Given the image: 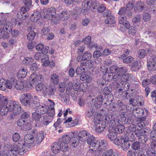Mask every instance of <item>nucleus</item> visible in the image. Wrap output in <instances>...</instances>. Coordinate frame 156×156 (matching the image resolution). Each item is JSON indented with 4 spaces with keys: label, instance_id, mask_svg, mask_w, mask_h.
Wrapping results in <instances>:
<instances>
[{
    "label": "nucleus",
    "instance_id": "23",
    "mask_svg": "<svg viewBox=\"0 0 156 156\" xmlns=\"http://www.w3.org/2000/svg\"><path fill=\"white\" fill-rule=\"evenodd\" d=\"M145 8L144 4L143 2L141 1L137 2L135 4L134 7V10L136 12L142 11Z\"/></svg>",
    "mask_w": 156,
    "mask_h": 156
},
{
    "label": "nucleus",
    "instance_id": "56",
    "mask_svg": "<svg viewBox=\"0 0 156 156\" xmlns=\"http://www.w3.org/2000/svg\"><path fill=\"white\" fill-rule=\"evenodd\" d=\"M36 33L34 31H30L27 35V39L29 41H32L34 39Z\"/></svg>",
    "mask_w": 156,
    "mask_h": 156
},
{
    "label": "nucleus",
    "instance_id": "5",
    "mask_svg": "<svg viewBox=\"0 0 156 156\" xmlns=\"http://www.w3.org/2000/svg\"><path fill=\"white\" fill-rule=\"evenodd\" d=\"M21 141L24 142V145H25L26 148H31L35 145L34 136L30 134L26 135L24 137V140H21Z\"/></svg>",
    "mask_w": 156,
    "mask_h": 156
},
{
    "label": "nucleus",
    "instance_id": "35",
    "mask_svg": "<svg viewBox=\"0 0 156 156\" xmlns=\"http://www.w3.org/2000/svg\"><path fill=\"white\" fill-rule=\"evenodd\" d=\"M59 77L58 75L54 73L51 77L50 81L54 85L58 84L59 83Z\"/></svg>",
    "mask_w": 156,
    "mask_h": 156
},
{
    "label": "nucleus",
    "instance_id": "36",
    "mask_svg": "<svg viewBox=\"0 0 156 156\" xmlns=\"http://www.w3.org/2000/svg\"><path fill=\"white\" fill-rule=\"evenodd\" d=\"M59 16L62 20H67L70 16V14L67 11H63L60 13Z\"/></svg>",
    "mask_w": 156,
    "mask_h": 156
},
{
    "label": "nucleus",
    "instance_id": "41",
    "mask_svg": "<svg viewBox=\"0 0 156 156\" xmlns=\"http://www.w3.org/2000/svg\"><path fill=\"white\" fill-rule=\"evenodd\" d=\"M82 66H81L77 67L76 69L75 73L77 75H79V76L80 75L83 74L85 72V68L82 67Z\"/></svg>",
    "mask_w": 156,
    "mask_h": 156
},
{
    "label": "nucleus",
    "instance_id": "12",
    "mask_svg": "<svg viewBox=\"0 0 156 156\" xmlns=\"http://www.w3.org/2000/svg\"><path fill=\"white\" fill-rule=\"evenodd\" d=\"M56 9L54 8H50L48 9L44 14V17L48 20H52L55 17Z\"/></svg>",
    "mask_w": 156,
    "mask_h": 156
},
{
    "label": "nucleus",
    "instance_id": "21",
    "mask_svg": "<svg viewBox=\"0 0 156 156\" xmlns=\"http://www.w3.org/2000/svg\"><path fill=\"white\" fill-rule=\"evenodd\" d=\"M118 19L119 24L124 25L126 29H128L129 28L130 24L129 22L127 20L126 16H119Z\"/></svg>",
    "mask_w": 156,
    "mask_h": 156
},
{
    "label": "nucleus",
    "instance_id": "37",
    "mask_svg": "<svg viewBox=\"0 0 156 156\" xmlns=\"http://www.w3.org/2000/svg\"><path fill=\"white\" fill-rule=\"evenodd\" d=\"M43 117L42 119L43 124L44 126L48 125L52 121V118L49 116L45 115Z\"/></svg>",
    "mask_w": 156,
    "mask_h": 156
},
{
    "label": "nucleus",
    "instance_id": "64",
    "mask_svg": "<svg viewBox=\"0 0 156 156\" xmlns=\"http://www.w3.org/2000/svg\"><path fill=\"white\" fill-rule=\"evenodd\" d=\"M123 59V62L126 63H130L132 62L133 60V58L131 56H129L127 57H125L121 58Z\"/></svg>",
    "mask_w": 156,
    "mask_h": 156
},
{
    "label": "nucleus",
    "instance_id": "49",
    "mask_svg": "<svg viewBox=\"0 0 156 156\" xmlns=\"http://www.w3.org/2000/svg\"><path fill=\"white\" fill-rule=\"evenodd\" d=\"M121 117V119L119 120V121L120 122V120H121V124H125L128 122V117H127V115L126 113L122 114Z\"/></svg>",
    "mask_w": 156,
    "mask_h": 156
},
{
    "label": "nucleus",
    "instance_id": "52",
    "mask_svg": "<svg viewBox=\"0 0 156 156\" xmlns=\"http://www.w3.org/2000/svg\"><path fill=\"white\" fill-rule=\"evenodd\" d=\"M94 150L92 149L91 150L93 151H95V156H100L102 151H104L102 150V148L101 147H94Z\"/></svg>",
    "mask_w": 156,
    "mask_h": 156
},
{
    "label": "nucleus",
    "instance_id": "22",
    "mask_svg": "<svg viewBox=\"0 0 156 156\" xmlns=\"http://www.w3.org/2000/svg\"><path fill=\"white\" fill-rule=\"evenodd\" d=\"M156 149V143H152L150 145V148L146 152L148 156H155V150Z\"/></svg>",
    "mask_w": 156,
    "mask_h": 156
},
{
    "label": "nucleus",
    "instance_id": "3",
    "mask_svg": "<svg viewBox=\"0 0 156 156\" xmlns=\"http://www.w3.org/2000/svg\"><path fill=\"white\" fill-rule=\"evenodd\" d=\"M111 115L109 114H106L103 117L101 123L97 124L96 126V131L98 132H101L105 129L107 125L109 124L110 119Z\"/></svg>",
    "mask_w": 156,
    "mask_h": 156
},
{
    "label": "nucleus",
    "instance_id": "58",
    "mask_svg": "<svg viewBox=\"0 0 156 156\" xmlns=\"http://www.w3.org/2000/svg\"><path fill=\"white\" fill-rule=\"evenodd\" d=\"M83 60H89L91 58L92 55L89 52L86 51L83 54Z\"/></svg>",
    "mask_w": 156,
    "mask_h": 156
},
{
    "label": "nucleus",
    "instance_id": "31",
    "mask_svg": "<svg viewBox=\"0 0 156 156\" xmlns=\"http://www.w3.org/2000/svg\"><path fill=\"white\" fill-rule=\"evenodd\" d=\"M41 14L38 11H36L34 12L30 17L31 20L34 22H36L40 19Z\"/></svg>",
    "mask_w": 156,
    "mask_h": 156
},
{
    "label": "nucleus",
    "instance_id": "33",
    "mask_svg": "<svg viewBox=\"0 0 156 156\" xmlns=\"http://www.w3.org/2000/svg\"><path fill=\"white\" fill-rule=\"evenodd\" d=\"M105 23L108 24H112L115 23V18L114 16L112 15L109 16L105 19Z\"/></svg>",
    "mask_w": 156,
    "mask_h": 156
},
{
    "label": "nucleus",
    "instance_id": "62",
    "mask_svg": "<svg viewBox=\"0 0 156 156\" xmlns=\"http://www.w3.org/2000/svg\"><path fill=\"white\" fill-rule=\"evenodd\" d=\"M30 114L29 112H25L23 113L21 116V118L26 121H29L28 119L30 118Z\"/></svg>",
    "mask_w": 156,
    "mask_h": 156
},
{
    "label": "nucleus",
    "instance_id": "50",
    "mask_svg": "<svg viewBox=\"0 0 156 156\" xmlns=\"http://www.w3.org/2000/svg\"><path fill=\"white\" fill-rule=\"evenodd\" d=\"M148 140V137L146 135L141 136L140 137L138 138V140L139 142L142 144H145L147 141Z\"/></svg>",
    "mask_w": 156,
    "mask_h": 156
},
{
    "label": "nucleus",
    "instance_id": "30",
    "mask_svg": "<svg viewBox=\"0 0 156 156\" xmlns=\"http://www.w3.org/2000/svg\"><path fill=\"white\" fill-rule=\"evenodd\" d=\"M14 87L17 90H21L24 87V83L23 82H18L17 83L16 80L13 79Z\"/></svg>",
    "mask_w": 156,
    "mask_h": 156
},
{
    "label": "nucleus",
    "instance_id": "43",
    "mask_svg": "<svg viewBox=\"0 0 156 156\" xmlns=\"http://www.w3.org/2000/svg\"><path fill=\"white\" fill-rule=\"evenodd\" d=\"M108 145V144L107 141L105 140H101L100 142H98V146L97 147L99 148L101 147L102 148V150L105 151L106 148V147Z\"/></svg>",
    "mask_w": 156,
    "mask_h": 156
},
{
    "label": "nucleus",
    "instance_id": "59",
    "mask_svg": "<svg viewBox=\"0 0 156 156\" xmlns=\"http://www.w3.org/2000/svg\"><path fill=\"white\" fill-rule=\"evenodd\" d=\"M146 118V117L144 116L139 119V121L140 122V125H139V127L142 129L145 126V125L144 122Z\"/></svg>",
    "mask_w": 156,
    "mask_h": 156
},
{
    "label": "nucleus",
    "instance_id": "26",
    "mask_svg": "<svg viewBox=\"0 0 156 156\" xmlns=\"http://www.w3.org/2000/svg\"><path fill=\"white\" fill-rule=\"evenodd\" d=\"M12 25L10 22L5 21L3 27L2 28H4V30H5V32L6 33L9 34L12 31Z\"/></svg>",
    "mask_w": 156,
    "mask_h": 156
},
{
    "label": "nucleus",
    "instance_id": "53",
    "mask_svg": "<svg viewBox=\"0 0 156 156\" xmlns=\"http://www.w3.org/2000/svg\"><path fill=\"white\" fill-rule=\"evenodd\" d=\"M41 114L37 112L32 113V117L33 119L37 122L39 121L41 117Z\"/></svg>",
    "mask_w": 156,
    "mask_h": 156
},
{
    "label": "nucleus",
    "instance_id": "51",
    "mask_svg": "<svg viewBox=\"0 0 156 156\" xmlns=\"http://www.w3.org/2000/svg\"><path fill=\"white\" fill-rule=\"evenodd\" d=\"M47 109L45 106L41 105L37 108V111L42 115L44 114L47 111Z\"/></svg>",
    "mask_w": 156,
    "mask_h": 156
},
{
    "label": "nucleus",
    "instance_id": "10",
    "mask_svg": "<svg viewBox=\"0 0 156 156\" xmlns=\"http://www.w3.org/2000/svg\"><path fill=\"white\" fill-rule=\"evenodd\" d=\"M61 143L59 140L58 142H56L53 143L51 147L53 153L56 154L58 153L60 150L63 152H66L67 150L64 149V147L61 145Z\"/></svg>",
    "mask_w": 156,
    "mask_h": 156
},
{
    "label": "nucleus",
    "instance_id": "32",
    "mask_svg": "<svg viewBox=\"0 0 156 156\" xmlns=\"http://www.w3.org/2000/svg\"><path fill=\"white\" fill-rule=\"evenodd\" d=\"M109 133L108 134V138L111 140H115L117 138V134L112 129L110 128L108 129Z\"/></svg>",
    "mask_w": 156,
    "mask_h": 156
},
{
    "label": "nucleus",
    "instance_id": "1",
    "mask_svg": "<svg viewBox=\"0 0 156 156\" xmlns=\"http://www.w3.org/2000/svg\"><path fill=\"white\" fill-rule=\"evenodd\" d=\"M111 73H115L116 74L113 75L112 79L115 81H122L123 74L126 73L127 70V68L126 66L119 67L117 66H111L110 68Z\"/></svg>",
    "mask_w": 156,
    "mask_h": 156
},
{
    "label": "nucleus",
    "instance_id": "46",
    "mask_svg": "<svg viewBox=\"0 0 156 156\" xmlns=\"http://www.w3.org/2000/svg\"><path fill=\"white\" fill-rule=\"evenodd\" d=\"M126 142L122 143L121 145V147L124 151H126L128 149L130 146V144L129 141V140L127 139Z\"/></svg>",
    "mask_w": 156,
    "mask_h": 156
},
{
    "label": "nucleus",
    "instance_id": "2",
    "mask_svg": "<svg viewBox=\"0 0 156 156\" xmlns=\"http://www.w3.org/2000/svg\"><path fill=\"white\" fill-rule=\"evenodd\" d=\"M116 117L111 115L109 121V126H111L110 128L111 129L116 133H122L124 129V127L123 125H121V121Z\"/></svg>",
    "mask_w": 156,
    "mask_h": 156
},
{
    "label": "nucleus",
    "instance_id": "27",
    "mask_svg": "<svg viewBox=\"0 0 156 156\" xmlns=\"http://www.w3.org/2000/svg\"><path fill=\"white\" fill-rule=\"evenodd\" d=\"M141 67V62L140 61H134L131 66L132 70L133 71H137L140 69Z\"/></svg>",
    "mask_w": 156,
    "mask_h": 156
},
{
    "label": "nucleus",
    "instance_id": "39",
    "mask_svg": "<svg viewBox=\"0 0 156 156\" xmlns=\"http://www.w3.org/2000/svg\"><path fill=\"white\" fill-rule=\"evenodd\" d=\"M141 16L140 14H137L132 19V22L135 26H138L140 23Z\"/></svg>",
    "mask_w": 156,
    "mask_h": 156
},
{
    "label": "nucleus",
    "instance_id": "9",
    "mask_svg": "<svg viewBox=\"0 0 156 156\" xmlns=\"http://www.w3.org/2000/svg\"><path fill=\"white\" fill-rule=\"evenodd\" d=\"M24 144L23 141L20 140L17 144L14 146L13 150L16 152L17 154L22 155L24 154L25 149L26 148Z\"/></svg>",
    "mask_w": 156,
    "mask_h": 156
},
{
    "label": "nucleus",
    "instance_id": "45",
    "mask_svg": "<svg viewBox=\"0 0 156 156\" xmlns=\"http://www.w3.org/2000/svg\"><path fill=\"white\" fill-rule=\"evenodd\" d=\"M128 29H129V34L131 37H133L135 35L136 31L134 27L133 26H130L127 30Z\"/></svg>",
    "mask_w": 156,
    "mask_h": 156
},
{
    "label": "nucleus",
    "instance_id": "55",
    "mask_svg": "<svg viewBox=\"0 0 156 156\" xmlns=\"http://www.w3.org/2000/svg\"><path fill=\"white\" fill-rule=\"evenodd\" d=\"M95 9H97L98 12L102 13L106 9V7L105 5L103 4L100 5L98 7L97 5H95Z\"/></svg>",
    "mask_w": 156,
    "mask_h": 156
},
{
    "label": "nucleus",
    "instance_id": "25",
    "mask_svg": "<svg viewBox=\"0 0 156 156\" xmlns=\"http://www.w3.org/2000/svg\"><path fill=\"white\" fill-rule=\"evenodd\" d=\"M54 103L53 102L52 103L50 104L48 107L47 112L48 115L51 118H52L55 115L54 110Z\"/></svg>",
    "mask_w": 156,
    "mask_h": 156
},
{
    "label": "nucleus",
    "instance_id": "24",
    "mask_svg": "<svg viewBox=\"0 0 156 156\" xmlns=\"http://www.w3.org/2000/svg\"><path fill=\"white\" fill-rule=\"evenodd\" d=\"M129 84L126 83H122L121 82H120L119 83H117L116 85L117 90L118 91V92L119 94H122V92H124L123 90L125 91V87H126V86L128 87Z\"/></svg>",
    "mask_w": 156,
    "mask_h": 156
},
{
    "label": "nucleus",
    "instance_id": "8",
    "mask_svg": "<svg viewBox=\"0 0 156 156\" xmlns=\"http://www.w3.org/2000/svg\"><path fill=\"white\" fill-rule=\"evenodd\" d=\"M1 101L2 103L0 109V114L2 116L5 115L7 114L8 111L9 112V103L7 105L8 99L6 98L2 99Z\"/></svg>",
    "mask_w": 156,
    "mask_h": 156
},
{
    "label": "nucleus",
    "instance_id": "18",
    "mask_svg": "<svg viewBox=\"0 0 156 156\" xmlns=\"http://www.w3.org/2000/svg\"><path fill=\"white\" fill-rule=\"evenodd\" d=\"M28 11V8L21 7L20 11H18L17 13V17L22 20L26 19L28 16V14L26 12Z\"/></svg>",
    "mask_w": 156,
    "mask_h": 156
},
{
    "label": "nucleus",
    "instance_id": "44",
    "mask_svg": "<svg viewBox=\"0 0 156 156\" xmlns=\"http://www.w3.org/2000/svg\"><path fill=\"white\" fill-rule=\"evenodd\" d=\"M113 75H111L110 73L108 72L105 73L102 76V78L105 81H110L112 79Z\"/></svg>",
    "mask_w": 156,
    "mask_h": 156
},
{
    "label": "nucleus",
    "instance_id": "61",
    "mask_svg": "<svg viewBox=\"0 0 156 156\" xmlns=\"http://www.w3.org/2000/svg\"><path fill=\"white\" fill-rule=\"evenodd\" d=\"M126 8L125 7H122L119 9L118 13L119 16H126Z\"/></svg>",
    "mask_w": 156,
    "mask_h": 156
},
{
    "label": "nucleus",
    "instance_id": "40",
    "mask_svg": "<svg viewBox=\"0 0 156 156\" xmlns=\"http://www.w3.org/2000/svg\"><path fill=\"white\" fill-rule=\"evenodd\" d=\"M102 156H119L118 154L113 152V150L110 149L104 152L102 155Z\"/></svg>",
    "mask_w": 156,
    "mask_h": 156
},
{
    "label": "nucleus",
    "instance_id": "60",
    "mask_svg": "<svg viewBox=\"0 0 156 156\" xmlns=\"http://www.w3.org/2000/svg\"><path fill=\"white\" fill-rule=\"evenodd\" d=\"M6 80L2 79L0 80V89L2 90H4L6 89Z\"/></svg>",
    "mask_w": 156,
    "mask_h": 156
},
{
    "label": "nucleus",
    "instance_id": "15",
    "mask_svg": "<svg viewBox=\"0 0 156 156\" xmlns=\"http://www.w3.org/2000/svg\"><path fill=\"white\" fill-rule=\"evenodd\" d=\"M70 137L68 135H63L61 139H59V140L61 143L62 145H63L64 147L65 150H67L68 149V144L71 141Z\"/></svg>",
    "mask_w": 156,
    "mask_h": 156
},
{
    "label": "nucleus",
    "instance_id": "28",
    "mask_svg": "<svg viewBox=\"0 0 156 156\" xmlns=\"http://www.w3.org/2000/svg\"><path fill=\"white\" fill-rule=\"evenodd\" d=\"M130 111H133L134 113H136L137 114V115L138 116H141L143 115L144 113V111L143 109L140 108H130V109H128Z\"/></svg>",
    "mask_w": 156,
    "mask_h": 156
},
{
    "label": "nucleus",
    "instance_id": "11",
    "mask_svg": "<svg viewBox=\"0 0 156 156\" xmlns=\"http://www.w3.org/2000/svg\"><path fill=\"white\" fill-rule=\"evenodd\" d=\"M90 133L85 130H82L76 132L74 135L78 137L79 140L81 142H84L87 139Z\"/></svg>",
    "mask_w": 156,
    "mask_h": 156
},
{
    "label": "nucleus",
    "instance_id": "17",
    "mask_svg": "<svg viewBox=\"0 0 156 156\" xmlns=\"http://www.w3.org/2000/svg\"><path fill=\"white\" fill-rule=\"evenodd\" d=\"M87 139V143L91 147L97 148L98 146V142L95 139V137L92 135L90 134Z\"/></svg>",
    "mask_w": 156,
    "mask_h": 156
},
{
    "label": "nucleus",
    "instance_id": "48",
    "mask_svg": "<svg viewBox=\"0 0 156 156\" xmlns=\"http://www.w3.org/2000/svg\"><path fill=\"white\" fill-rule=\"evenodd\" d=\"M147 53L146 51L144 49H140L138 51V57L140 59H142L144 58L146 55Z\"/></svg>",
    "mask_w": 156,
    "mask_h": 156
},
{
    "label": "nucleus",
    "instance_id": "20",
    "mask_svg": "<svg viewBox=\"0 0 156 156\" xmlns=\"http://www.w3.org/2000/svg\"><path fill=\"white\" fill-rule=\"evenodd\" d=\"M34 136H36V141L38 143H40L44 139V132L42 131L37 132V131L36 130L33 131Z\"/></svg>",
    "mask_w": 156,
    "mask_h": 156
},
{
    "label": "nucleus",
    "instance_id": "57",
    "mask_svg": "<svg viewBox=\"0 0 156 156\" xmlns=\"http://www.w3.org/2000/svg\"><path fill=\"white\" fill-rule=\"evenodd\" d=\"M94 112V109L93 107L89 108L86 113V116L88 117H90L92 116Z\"/></svg>",
    "mask_w": 156,
    "mask_h": 156
},
{
    "label": "nucleus",
    "instance_id": "29",
    "mask_svg": "<svg viewBox=\"0 0 156 156\" xmlns=\"http://www.w3.org/2000/svg\"><path fill=\"white\" fill-rule=\"evenodd\" d=\"M71 140V146L73 148L76 147L78 145L80 141L78 139V138L75 136L74 134Z\"/></svg>",
    "mask_w": 156,
    "mask_h": 156
},
{
    "label": "nucleus",
    "instance_id": "13",
    "mask_svg": "<svg viewBox=\"0 0 156 156\" xmlns=\"http://www.w3.org/2000/svg\"><path fill=\"white\" fill-rule=\"evenodd\" d=\"M82 9L84 12H87L92 7L94 9H95V4L92 3V0H84L82 4Z\"/></svg>",
    "mask_w": 156,
    "mask_h": 156
},
{
    "label": "nucleus",
    "instance_id": "38",
    "mask_svg": "<svg viewBox=\"0 0 156 156\" xmlns=\"http://www.w3.org/2000/svg\"><path fill=\"white\" fill-rule=\"evenodd\" d=\"M94 65L93 62L91 60H88L85 63L84 62L81 63V66H84L87 69L92 68Z\"/></svg>",
    "mask_w": 156,
    "mask_h": 156
},
{
    "label": "nucleus",
    "instance_id": "63",
    "mask_svg": "<svg viewBox=\"0 0 156 156\" xmlns=\"http://www.w3.org/2000/svg\"><path fill=\"white\" fill-rule=\"evenodd\" d=\"M41 61L43 63V66H48L50 63V61L48 57H42L41 59Z\"/></svg>",
    "mask_w": 156,
    "mask_h": 156
},
{
    "label": "nucleus",
    "instance_id": "14",
    "mask_svg": "<svg viewBox=\"0 0 156 156\" xmlns=\"http://www.w3.org/2000/svg\"><path fill=\"white\" fill-rule=\"evenodd\" d=\"M104 97L102 95L98 96L94 100L92 99V104L95 106V107L97 108H100L101 106L103 101L104 100Z\"/></svg>",
    "mask_w": 156,
    "mask_h": 156
},
{
    "label": "nucleus",
    "instance_id": "6",
    "mask_svg": "<svg viewBox=\"0 0 156 156\" xmlns=\"http://www.w3.org/2000/svg\"><path fill=\"white\" fill-rule=\"evenodd\" d=\"M32 98L31 94L27 93L22 94L20 98V101L23 105L29 106L30 105L31 100Z\"/></svg>",
    "mask_w": 156,
    "mask_h": 156
},
{
    "label": "nucleus",
    "instance_id": "16",
    "mask_svg": "<svg viewBox=\"0 0 156 156\" xmlns=\"http://www.w3.org/2000/svg\"><path fill=\"white\" fill-rule=\"evenodd\" d=\"M56 89L54 85H50L48 87H46L43 90V93L45 95L52 96L55 94Z\"/></svg>",
    "mask_w": 156,
    "mask_h": 156
},
{
    "label": "nucleus",
    "instance_id": "54",
    "mask_svg": "<svg viewBox=\"0 0 156 156\" xmlns=\"http://www.w3.org/2000/svg\"><path fill=\"white\" fill-rule=\"evenodd\" d=\"M140 143L138 141L133 142L131 144V147L133 149L135 150H139L140 149Z\"/></svg>",
    "mask_w": 156,
    "mask_h": 156
},
{
    "label": "nucleus",
    "instance_id": "19",
    "mask_svg": "<svg viewBox=\"0 0 156 156\" xmlns=\"http://www.w3.org/2000/svg\"><path fill=\"white\" fill-rule=\"evenodd\" d=\"M147 67L149 71H156V57L154 56L148 62Z\"/></svg>",
    "mask_w": 156,
    "mask_h": 156
},
{
    "label": "nucleus",
    "instance_id": "34",
    "mask_svg": "<svg viewBox=\"0 0 156 156\" xmlns=\"http://www.w3.org/2000/svg\"><path fill=\"white\" fill-rule=\"evenodd\" d=\"M27 70L26 69L23 68L20 70L17 74V76L19 78H23L27 75Z\"/></svg>",
    "mask_w": 156,
    "mask_h": 156
},
{
    "label": "nucleus",
    "instance_id": "4",
    "mask_svg": "<svg viewBox=\"0 0 156 156\" xmlns=\"http://www.w3.org/2000/svg\"><path fill=\"white\" fill-rule=\"evenodd\" d=\"M9 112H13L15 115H19L21 112V105L19 102L11 101L9 102Z\"/></svg>",
    "mask_w": 156,
    "mask_h": 156
},
{
    "label": "nucleus",
    "instance_id": "7",
    "mask_svg": "<svg viewBox=\"0 0 156 156\" xmlns=\"http://www.w3.org/2000/svg\"><path fill=\"white\" fill-rule=\"evenodd\" d=\"M43 79L41 75L33 73L31 75L30 78V82L27 83V86L29 88H31L33 86L34 83L36 81H42Z\"/></svg>",
    "mask_w": 156,
    "mask_h": 156
},
{
    "label": "nucleus",
    "instance_id": "47",
    "mask_svg": "<svg viewBox=\"0 0 156 156\" xmlns=\"http://www.w3.org/2000/svg\"><path fill=\"white\" fill-rule=\"evenodd\" d=\"M34 61V59L32 57H27L25 58L23 61V63L26 65H30Z\"/></svg>",
    "mask_w": 156,
    "mask_h": 156
},
{
    "label": "nucleus",
    "instance_id": "42",
    "mask_svg": "<svg viewBox=\"0 0 156 156\" xmlns=\"http://www.w3.org/2000/svg\"><path fill=\"white\" fill-rule=\"evenodd\" d=\"M31 122L30 120L25 122L22 129L25 131L30 130L31 129Z\"/></svg>",
    "mask_w": 156,
    "mask_h": 156
}]
</instances>
